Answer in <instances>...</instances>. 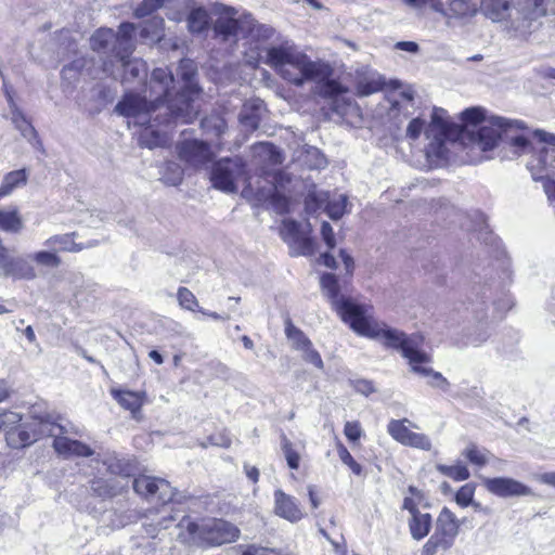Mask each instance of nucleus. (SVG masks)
I'll return each mask as SVG.
<instances>
[{
  "label": "nucleus",
  "mask_w": 555,
  "mask_h": 555,
  "mask_svg": "<svg viewBox=\"0 0 555 555\" xmlns=\"http://www.w3.org/2000/svg\"><path fill=\"white\" fill-rule=\"evenodd\" d=\"M177 76L183 86L172 96L176 90L173 74L167 68H155L150 80V96L147 100L140 94L129 93L116 105L115 111L132 119L138 126L145 127L140 134V145L149 149L160 146L165 142L164 135L154 127L169 124L171 120L183 124L191 122L198 114L195 106V96L199 89L193 82L195 65L191 60H181L177 68Z\"/></svg>",
  "instance_id": "1"
},
{
  "label": "nucleus",
  "mask_w": 555,
  "mask_h": 555,
  "mask_svg": "<svg viewBox=\"0 0 555 555\" xmlns=\"http://www.w3.org/2000/svg\"><path fill=\"white\" fill-rule=\"evenodd\" d=\"M267 63L273 67L280 76L296 85L305 81H323L320 86V94L332 99V109L340 116L347 114L352 102L343 95L347 89L335 80H328L331 68L328 65L311 61L306 54L293 47H272L267 52Z\"/></svg>",
  "instance_id": "2"
},
{
  "label": "nucleus",
  "mask_w": 555,
  "mask_h": 555,
  "mask_svg": "<svg viewBox=\"0 0 555 555\" xmlns=\"http://www.w3.org/2000/svg\"><path fill=\"white\" fill-rule=\"evenodd\" d=\"M480 11L491 22L501 24L509 38L526 39L541 26L547 9L545 0H481Z\"/></svg>",
  "instance_id": "3"
},
{
  "label": "nucleus",
  "mask_w": 555,
  "mask_h": 555,
  "mask_svg": "<svg viewBox=\"0 0 555 555\" xmlns=\"http://www.w3.org/2000/svg\"><path fill=\"white\" fill-rule=\"evenodd\" d=\"M462 119L466 125L476 126L482 122L476 132H473V141L482 151L492 150L499 140H506L515 149L517 155L529 153L533 150L529 137L525 133L516 134L524 124L519 120H511L499 116L486 118L481 107H470L462 113Z\"/></svg>",
  "instance_id": "4"
},
{
  "label": "nucleus",
  "mask_w": 555,
  "mask_h": 555,
  "mask_svg": "<svg viewBox=\"0 0 555 555\" xmlns=\"http://www.w3.org/2000/svg\"><path fill=\"white\" fill-rule=\"evenodd\" d=\"M320 283L335 311L357 334L369 337L377 333L376 328L380 323L373 318L372 306L360 305L350 298L339 296L340 287L333 273H324Z\"/></svg>",
  "instance_id": "5"
},
{
  "label": "nucleus",
  "mask_w": 555,
  "mask_h": 555,
  "mask_svg": "<svg viewBox=\"0 0 555 555\" xmlns=\"http://www.w3.org/2000/svg\"><path fill=\"white\" fill-rule=\"evenodd\" d=\"M377 333L370 335V338L380 339L387 347L395 348L401 351L403 358L408 359L411 370L424 377L431 374V367L428 364L431 362L429 354L421 350L423 337L421 335L408 336L403 332L387 326L380 323Z\"/></svg>",
  "instance_id": "6"
},
{
  "label": "nucleus",
  "mask_w": 555,
  "mask_h": 555,
  "mask_svg": "<svg viewBox=\"0 0 555 555\" xmlns=\"http://www.w3.org/2000/svg\"><path fill=\"white\" fill-rule=\"evenodd\" d=\"M444 109L435 108L431 114V121L425 130V134L429 140L426 147L427 155L439 159L447 158L448 142L455 141L460 134L459 127L450 124Z\"/></svg>",
  "instance_id": "7"
},
{
  "label": "nucleus",
  "mask_w": 555,
  "mask_h": 555,
  "mask_svg": "<svg viewBox=\"0 0 555 555\" xmlns=\"http://www.w3.org/2000/svg\"><path fill=\"white\" fill-rule=\"evenodd\" d=\"M188 531L193 540L201 544L216 546L233 542L238 537V529L222 519H207L202 524L189 522Z\"/></svg>",
  "instance_id": "8"
},
{
  "label": "nucleus",
  "mask_w": 555,
  "mask_h": 555,
  "mask_svg": "<svg viewBox=\"0 0 555 555\" xmlns=\"http://www.w3.org/2000/svg\"><path fill=\"white\" fill-rule=\"evenodd\" d=\"M243 163L240 158H222L216 162L210 171L214 188L225 193L236 191V179L243 173Z\"/></svg>",
  "instance_id": "9"
},
{
  "label": "nucleus",
  "mask_w": 555,
  "mask_h": 555,
  "mask_svg": "<svg viewBox=\"0 0 555 555\" xmlns=\"http://www.w3.org/2000/svg\"><path fill=\"white\" fill-rule=\"evenodd\" d=\"M132 487L139 495L163 504L173 501L176 495L170 483L162 478L142 475L133 479Z\"/></svg>",
  "instance_id": "10"
},
{
  "label": "nucleus",
  "mask_w": 555,
  "mask_h": 555,
  "mask_svg": "<svg viewBox=\"0 0 555 555\" xmlns=\"http://www.w3.org/2000/svg\"><path fill=\"white\" fill-rule=\"evenodd\" d=\"M179 158L194 168H202L214 159L208 143L201 140H184L176 146Z\"/></svg>",
  "instance_id": "11"
},
{
  "label": "nucleus",
  "mask_w": 555,
  "mask_h": 555,
  "mask_svg": "<svg viewBox=\"0 0 555 555\" xmlns=\"http://www.w3.org/2000/svg\"><path fill=\"white\" fill-rule=\"evenodd\" d=\"M485 488L501 498L531 495V489L518 480L507 477L482 478Z\"/></svg>",
  "instance_id": "12"
},
{
  "label": "nucleus",
  "mask_w": 555,
  "mask_h": 555,
  "mask_svg": "<svg viewBox=\"0 0 555 555\" xmlns=\"http://www.w3.org/2000/svg\"><path fill=\"white\" fill-rule=\"evenodd\" d=\"M30 423L34 434H37V440L43 437H53L56 439V436L67 434L79 435V431L74 426L67 427L62 425L59 423V417H54L50 414L36 416Z\"/></svg>",
  "instance_id": "13"
},
{
  "label": "nucleus",
  "mask_w": 555,
  "mask_h": 555,
  "mask_svg": "<svg viewBox=\"0 0 555 555\" xmlns=\"http://www.w3.org/2000/svg\"><path fill=\"white\" fill-rule=\"evenodd\" d=\"M52 447L55 453L64 459L89 457L94 454V451L88 444L70 439L66 435L56 436V439H53Z\"/></svg>",
  "instance_id": "14"
},
{
  "label": "nucleus",
  "mask_w": 555,
  "mask_h": 555,
  "mask_svg": "<svg viewBox=\"0 0 555 555\" xmlns=\"http://www.w3.org/2000/svg\"><path fill=\"white\" fill-rule=\"evenodd\" d=\"M385 81L375 70L361 67L356 70V88L360 96H367L383 89Z\"/></svg>",
  "instance_id": "15"
},
{
  "label": "nucleus",
  "mask_w": 555,
  "mask_h": 555,
  "mask_svg": "<svg viewBox=\"0 0 555 555\" xmlns=\"http://www.w3.org/2000/svg\"><path fill=\"white\" fill-rule=\"evenodd\" d=\"M245 197H254L255 201L259 204L270 202L279 212H284L287 208V199L278 194L276 190L273 185L261 186L256 191L254 190L251 184H248L244 188L242 192Z\"/></svg>",
  "instance_id": "16"
},
{
  "label": "nucleus",
  "mask_w": 555,
  "mask_h": 555,
  "mask_svg": "<svg viewBox=\"0 0 555 555\" xmlns=\"http://www.w3.org/2000/svg\"><path fill=\"white\" fill-rule=\"evenodd\" d=\"M70 72L86 74L92 78H98L100 73L112 76L114 75V64L112 60L103 61L102 66L95 68L93 59L78 57L63 68L64 75H68Z\"/></svg>",
  "instance_id": "17"
},
{
  "label": "nucleus",
  "mask_w": 555,
  "mask_h": 555,
  "mask_svg": "<svg viewBox=\"0 0 555 555\" xmlns=\"http://www.w3.org/2000/svg\"><path fill=\"white\" fill-rule=\"evenodd\" d=\"M459 530L460 522L457 518L448 507H443L437 518L435 534L447 542L449 546H452Z\"/></svg>",
  "instance_id": "18"
},
{
  "label": "nucleus",
  "mask_w": 555,
  "mask_h": 555,
  "mask_svg": "<svg viewBox=\"0 0 555 555\" xmlns=\"http://www.w3.org/2000/svg\"><path fill=\"white\" fill-rule=\"evenodd\" d=\"M272 29L264 25H260L250 14H244L237 17L236 38L267 39L271 37Z\"/></svg>",
  "instance_id": "19"
},
{
  "label": "nucleus",
  "mask_w": 555,
  "mask_h": 555,
  "mask_svg": "<svg viewBox=\"0 0 555 555\" xmlns=\"http://www.w3.org/2000/svg\"><path fill=\"white\" fill-rule=\"evenodd\" d=\"M275 513L282 518L292 522L300 520L304 516L295 498L286 494L282 490L274 492Z\"/></svg>",
  "instance_id": "20"
},
{
  "label": "nucleus",
  "mask_w": 555,
  "mask_h": 555,
  "mask_svg": "<svg viewBox=\"0 0 555 555\" xmlns=\"http://www.w3.org/2000/svg\"><path fill=\"white\" fill-rule=\"evenodd\" d=\"M235 15L236 11L233 8H223L214 24V31L216 36L221 37L222 40L236 38L237 17Z\"/></svg>",
  "instance_id": "21"
},
{
  "label": "nucleus",
  "mask_w": 555,
  "mask_h": 555,
  "mask_svg": "<svg viewBox=\"0 0 555 555\" xmlns=\"http://www.w3.org/2000/svg\"><path fill=\"white\" fill-rule=\"evenodd\" d=\"M5 440L9 447L22 449L37 441V434H34L31 423H24L15 428L8 429Z\"/></svg>",
  "instance_id": "22"
},
{
  "label": "nucleus",
  "mask_w": 555,
  "mask_h": 555,
  "mask_svg": "<svg viewBox=\"0 0 555 555\" xmlns=\"http://www.w3.org/2000/svg\"><path fill=\"white\" fill-rule=\"evenodd\" d=\"M130 53L117 51L115 57L124 68L122 80L130 81L146 76V63L141 59H128Z\"/></svg>",
  "instance_id": "23"
},
{
  "label": "nucleus",
  "mask_w": 555,
  "mask_h": 555,
  "mask_svg": "<svg viewBox=\"0 0 555 555\" xmlns=\"http://www.w3.org/2000/svg\"><path fill=\"white\" fill-rule=\"evenodd\" d=\"M128 486V481L121 483L116 478L103 479L98 478L92 480L91 482V491L101 498H112L115 496Z\"/></svg>",
  "instance_id": "24"
},
{
  "label": "nucleus",
  "mask_w": 555,
  "mask_h": 555,
  "mask_svg": "<svg viewBox=\"0 0 555 555\" xmlns=\"http://www.w3.org/2000/svg\"><path fill=\"white\" fill-rule=\"evenodd\" d=\"M114 399L126 410H129L133 416L140 412L143 404L144 393L134 392L130 390H112Z\"/></svg>",
  "instance_id": "25"
},
{
  "label": "nucleus",
  "mask_w": 555,
  "mask_h": 555,
  "mask_svg": "<svg viewBox=\"0 0 555 555\" xmlns=\"http://www.w3.org/2000/svg\"><path fill=\"white\" fill-rule=\"evenodd\" d=\"M24 228L23 219L17 207L0 209V230L8 233H20Z\"/></svg>",
  "instance_id": "26"
},
{
  "label": "nucleus",
  "mask_w": 555,
  "mask_h": 555,
  "mask_svg": "<svg viewBox=\"0 0 555 555\" xmlns=\"http://www.w3.org/2000/svg\"><path fill=\"white\" fill-rule=\"evenodd\" d=\"M433 519L428 513H416L411 516L409 520V528L411 535L414 540H422L425 538L431 528Z\"/></svg>",
  "instance_id": "27"
},
{
  "label": "nucleus",
  "mask_w": 555,
  "mask_h": 555,
  "mask_svg": "<svg viewBox=\"0 0 555 555\" xmlns=\"http://www.w3.org/2000/svg\"><path fill=\"white\" fill-rule=\"evenodd\" d=\"M140 37L146 41L156 42L163 37L164 20L152 16L140 25Z\"/></svg>",
  "instance_id": "28"
},
{
  "label": "nucleus",
  "mask_w": 555,
  "mask_h": 555,
  "mask_svg": "<svg viewBox=\"0 0 555 555\" xmlns=\"http://www.w3.org/2000/svg\"><path fill=\"white\" fill-rule=\"evenodd\" d=\"M135 30V26L132 23H122L119 26V30L117 35L115 34V43L114 47L115 53L117 51L131 53L133 50V43L131 41L132 35Z\"/></svg>",
  "instance_id": "29"
},
{
  "label": "nucleus",
  "mask_w": 555,
  "mask_h": 555,
  "mask_svg": "<svg viewBox=\"0 0 555 555\" xmlns=\"http://www.w3.org/2000/svg\"><path fill=\"white\" fill-rule=\"evenodd\" d=\"M27 182V173L25 169L13 170L8 172L2 180L0 185V196L4 197L12 193V191L20 185H24Z\"/></svg>",
  "instance_id": "30"
},
{
  "label": "nucleus",
  "mask_w": 555,
  "mask_h": 555,
  "mask_svg": "<svg viewBox=\"0 0 555 555\" xmlns=\"http://www.w3.org/2000/svg\"><path fill=\"white\" fill-rule=\"evenodd\" d=\"M75 233L70 234H61V235H54L49 237L44 241V246L49 248H54L55 246H59L57 250L62 251H70V253H77L85 248L81 244H77L74 242Z\"/></svg>",
  "instance_id": "31"
},
{
  "label": "nucleus",
  "mask_w": 555,
  "mask_h": 555,
  "mask_svg": "<svg viewBox=\"0 0 555 555\" xmlns=\"http://www.w3.org/2000/svg\"><path fill=\"white\" fill-rule=\"evenodd\" d=\"M11 121L25 139H27L28 141L37 139L36 129L18 106L13 107Z\"/></svg>",
  "instance_id": "32"
},
{
  "label": "nucleus",
  "mask_w": 555,
  "mask_h": 555,
  "mask_svg": "<svg viewBox=\"0 0 555 555\" xmlns=\"http://www.w3.org/2000/svg\"><path fill=\"white\" fill-rule=\"evenodd\" d=\"M284 227L293 234L294 243L298 246L301 255H312L314 253L313 240L302 236L298 233V223L295 221H285Z\"/></svg>",
  "instance_id": "33"
},
{
  "label": "nucleus",
  "mask_w": 555,
  "mask_h": 555,
  "mask_svg": "<svg viewBox=\"0 0 555 555\" xmlns=\"http://www.w3.org/2000/svg\"><path fill=\"white\" fill-rule=\"evenodd\" d=\"M114 42L115 34L108 28L96 30L90 39L91 49L98 53H105Z\"/></svg>",
  "instance_id": "34"
},
{
  "label": "nucleus",
  "mask_w": 555,
  "mask_h": 555,
  "mask_svg": "<svg viewBox=\"0 0 555 555\" xmlns=\"http://www.w3.org/2000/svg\"><path fill=\"white\" fill-rule=\"evenodd\" d=\"M188 28L192 33H202L209 25V14L204 8H194L186 17Z\"/></svg>",
  "instance_id": "35"
},
{
  "label": "nucleus",
  "mask_w": 555,
  "mask_h": 555,
  "mask_svg": "<svg viewBox=\"0 0 555 555\" xmlns=\"http://www.w3.org/2000/svg\"><path fill=\"white\" fill-rule=\"evenodd\" d=\"M405 423L411 424L406 418L403 420H391L387 426L388 434L398 442L405 446L413 431H411Z\"/></svg>",
  "instance_id": "36"
},
{
  "label": "nucleus",
  "mask_w": 555,
  "mask_h": 555,
  "mask_svg": "<svg viewBox=\"0 0 555 555\" xmlns=\"http://www.w3.org/2000/svg\"><path fill=\"white\" fill-rule=\"evenodd\" d=\"M285 334L292 344V347L298 351L309 347L311 340L305 335V333L292 324L291 321L286 322Z\"/></svg>",
  "instance_id": "37"
},
{
  "label": "nucleus",
  "mask_w": 555,
  "mask_h": 555,
  "mask_svg": "<svg viewBox=\"0 0 555 555\" xmlns=\"http://www.w3.org/2000/svg\"><path fill=\"white\" fill-rule=\"evenodd\" d=\"M107 472L112 475L129 477L133 472V466L126 460L117 456H108L104 460Z\"/></svg>",
  "instance_id": "38"
},
{
  "label": "nucleus",
  "mask_w": 555,
  "mask_h": 555,
  "mask_svg": "<svg viewBox=\"0 0 555 555\" xmlns=\"http://www.w3.org/2000/svg\"><path fill=\"white\" fill-rule=\"evenodd\" d=\"M476 12L469 0H449L446 16L448 17H466L472 16Z\"/></svg>",
  "instance_id": "39"
},
{
  "label": "nucleus",
  "mask_w": 555,
  "mask_h": 555,
  "mask_svg": "<svg viewBox=\"0 0 555 555\" xmlns=\"http://www.w3.org/2000/svg\"><path fill=\"white\" fill-rule=\"evenodd\" d=\"M201 127L205 133L220 137L225 131L227 122L219 115H210L202 119Z\"/></svg>",
  "instance_id": "40"
},
{
  "label": "nucleus",
  "mask_w": 555,
  "mask_h": 555,
  "mask_svg": "<svg viewBox=\"0 0 555 555\" xmlns=\"http://www.w3.org/2000/svg\"><path fill=\"white\" fill-rule=\"evenodd\" d=\"M183 178V169L175 162H167L162 170V180L169 185H178Z\"/></svg>",
  "instance_id": "41"
},
{
  "label": "nucleus",
  "mask_w": 555,
  "mask_h": 555,
  "mask_svg": "<svg viewBox=\"0 0 555 555\" xmlns=\"http://www.w3.org/2000/svg\"><path fill=\"white\" fill-rule=\"evenodd\" d=\"M30 258L42 267L57 268L61 264V258L56 255V251L40 250L30 255Z\"/></svg>",
  "instance_id": "42"
},
{
  "label": "nucleus",
  "mask_w": 555,
  "mask_h": 555,
  "mask_svg": "<svg viewBox=\"0 0 555 555\" xmlns=\"http://www.w3.org/2000/svg\"><path fill=\"white\" fill-rule=\"evenodd\" d=\"M348 198L346 195L340 194L337 198L330 201L326 205V211L331 219L338 220L346 212Z\"/></svg>",
  "instance_id": "43"
},
{
  "label": "nucleus",
  "mask_w": 555,
  "mask_h": 555,
  "mask_svg": "<svg viewBox=\"0 0 555 555\" xmlns=\"http://www.w3.org/2000/svg\"><path fill=\"white\" fill-rule=\"evenodd\" d=\"M178 301L181 308L190 311H198V301L194 294L186 287H179L177 293Z\"/></svg>",
  "instance_id": "44"
},
{
  "label": "nucleus",
  "mask_w": 555,
  "mask_h": 555,
  "mask_svg": "<svg viewBox=\"0 0 555 555\" xmlns=\"http://www.w3.org/2000/svg\"><path fill=\"white\" fill-rule=\"evenodd\" d=\"M281 448L289 468L297 469L299 467L300 455L293 449L292 442L286 438L285 435H282Z\"/></svg>",
  "instance_id": "45"
},
{
  "label": "nucleus",
  "mask_w": 555,
  "mask_h": 555,
  "mask_svg": "<svg viewBox=\"0 0 555 555\" xmlns=\"http://www.w3.org/2000/svg\"><path fill=\"white\" fill-rule=\"evenodd\" d=\"M337 452L340 461L347 465L353 474L361 475L362 466L354 461L350 452L341 442H337Z\"/></svg>",
  "instance_id": "46"
},
{
  "label": "nucleus",
  "mask_w": 555,
  "mask_h": 555,
  "mask_svg": "<svg viewBox=\"0 0 555 555\" xmlns=\"http://www.w3.org/2000/svg\"><path fill=\"white\" fill-rule=\"evenodd\" d=\"M450 547L447 542L434 533L424 544L421 555H435L439 550L447 551Z\"/></svg>",
  "instance_id": "47"
},
{
  "label": "nucleus",
  "mask_w": 555,
  "mask_h": 555,
  "mask_svg": "<svg viewBox=\"0 0 555 555\" xmlns=\"http://www.w3.org/2000/svg\"><path fill=\"white\" fill-rule=\"evenodd\" d=\"M475 486L466 483L462 486L455 494V501L459 505L466 507L473 502Z\"/></svg>",
  "instance_id": "48"
},
{
  "label": "nucleus",
  "mask_w": 555,
  "mask_h": 555,
  "mask_svg": "<svg viewBox=\"0 0 555 555\" xmlns=\"http://www.w3.org/2000/svg\"><path fill=\"white\" fill-rule=\"evenodd\" d=\"M464 454L470 463L478 466H485L488 462L486 452L479 450L475 444H469L465 449Z\"/></svg>",
  "instance_id": "49"
},
{
  "label": "nucleus",
  "mask_w": 555,
  "mask_h": 555,
  "mask_svg": "<svg viewBox=\"0 0 555 555\" xmlns=\"http://www.w3.org/2000/svg\"><path fill=\"white\" fill-rule=\"evenodd\" d=\"M22 416L16 412H4L0 414V428L8 431L10 428H15L21 425Z\"/></svg>",
  "instance_id": "50"
},
{
  "label": "nucleus",
  "mask_w": 555,
  "mask_h": 555,
  "mask_svg": "<svg viewBox=\"0 0 555 555\" xmlns=\"http://www.w3.org/2000/svg\"><path fill=\"white\" fill-rule=\"evenodd\" d=\"M302 359L313 364L317 369L323 370L324 363L320 356V353L313 348L312 343L309 345V347H306L304 350H301Z\"/></svg>",
  "instance_id": "51"
},
{
  "label": "nucleus",
  "mask_w": 555,
  "mask_h": 555,
  "mask_svg": "<svg viewBox=\"0 0 555 555\" xmlns=\"http://www.w3.org/2000/svg\"><path fill=\"white\" fill-rule=\"evenodd\" d=\"M405 446L429 451L431 449V441L424 434L413 433Z\"/></svg>",
  "instance_id": "52"
},
{
  "label": "nucleus",
  "mask_w": 555,
  "mask_h": 555,
  "mask_svg": "<svg viewBox=\"0 0 555 555\" xmlns=\"http://www.w3.org/2000/svg\"><path fill=\"white\" fill-rule=\"evenodd\" d=\"M93 96L96 98V100L100 102V104H106L108 102H112L114 99V94L112 90L104 85L98 83L93 90Z\"/></svg>",
  "instance_id": "53"
},
{
  "label": "nucleus",
  "mask_w": 555,
  "mask_h": 555,
  "mask_svg": "<svg viewBox=\"0 0 555 555\" xmlns=\"http://www.w3.org/2000/svg\"><path fill=\"white\" fill-rule=\"evenodd\" d=\"M428 377L430 378L428 384L431 387L438 388L444 392L449 391L450 383L441 373L431 370V374H429Z\"/></svg>",
  "instance_id": "54"
},
{
  "label": "nucleus",
  "mask_w": 555,
  "mask_h": 555,
  "mask_svg": "<svg viewBox=\"0 0 555 555\" xmlns=\"http://www.w3.org/2000/svg\"><path fill=\"white\" fill-rule=\"evenodd\" d=\"M344 434L348 440L354 442L362 436V428L359 422H347L344 427Z\"/></svg>",
  "instance_id": "55"
},
{
  "label": "nucleus",
  "mask_w": 555,
  "mask_h": 555,
  "mask_svg": "<svg viewBox=\"0 0 555 555\" xmlns=\"http://www.w3.org/2000/svg\"><path fill=\"white\" fill-rule=\"evenodd\" d=\"M425 121L420 117L412 119L406 128V137L411 140H416L423 132Z\"/></svg>",
  "instance_id": "56"
},
{
  "label": "nucleus",
  "mask_w": 555,
  "mask_h": 555,
  "mask_svg": "<svg viewBox=\"0 0 555 555\" xmlns=\"http://www.w3.org/2000/svg\"><path fill=\"white\" fill-rule=\"evenodd\" d=\"M321 235H322V238L325 242L326 246L330 249H333L336 245V241H335L333 228L327 221L322 222Z\"/></svg>",
  "instance_id": "57"
},
{
  "label": "nucleus",
  "mask_w": 555,
  "mask_h": 555,
  "mask_svg": "<svg viewBox=\"0 0 555 555\" xmlns=\"http://www.w3.org/2000/svg\"><path fill=\"white\" fill-rule=\"evenodd\" d=\"M353 388L357 392L362 393L364 396H369L375 391V388L372 382L366 379H358L353 382Z\"/></svg>",
  "instance_id": "58"
},
{
  "label": "nucleus",
  "mask_w": 555,
  "mask_h": 555,
  "mask_svg": "<svg viewBox=\"0 0 555 555\" xmlns=\"http://www.w3.org/2000/svg\"><path fill=\"white\" fill-rule=\"evenodd\" d=\"M449 477L456 481L466 480L469 478V472L464 465H454L452 466Z\"/></svg>",
  "instance_id": "59"
},
{
  "label": "nucleus",
  "mask_w": 555,
  "mask_h": 555,
  "mask_svg": "<svg viewBox=\"0 0 555 555\" xmlns=\"http://www.w3.org/2000/svg\"><path fill=\"white\" fill-rule=\"evenodd\" d=\"M531 134L532 137L537 138L539 142L555 147V134L545 132L543 130H535Z\"/></svg>",
  "instance_id": "60"
},
{
  "label": "nucleus",
  "mask_w": 555,
  "mask_h": 555,
  "mask_svg": "<svg viewBox=\"0 0 555 555\" xmlns=\"http://www.w3.org/2000/svg\"><path fill=\"white\" fill-rule=\"evenodd\" d=\"M247 106L245 105V109L244 112L241 113V121L246 126V127H249L250 129H257L258 126H259V117L257 116V114H253V115H247L246 114V111H247Z\"/></svg>",
  "instance_id": "61"
},
{
  "label": "nucleus",
  "mask_w": 555,
  "mask_h": 555,
  "mask_svg": "<svg viewBox=\"0 0 555 555\" xmlns=\"http://www.w3.org/2000/svg\"><path fill=\"white\" fill-rule=\"evenodd\" d=\"M242 555H279L275 551L264 548V547H257L255 545L247 547Z\"/></svg>",
  "instance_id": "62"
},
{
  "label": "nucleus",
  "mask_w": 555,
  "mask_h": 555,
  "mask_svg": "<svg viewBox=\"0 0 555 555\" xmlns=\"http://www.w3.org/2000/svg\"><path fill=\"white\" fill-rule=\"evenodd\" d=\"M396 48L411 53H416L418 51V44L413 41H400L396 44Z\"/></svg>",
  "instance_id": "63"
},
{
  "label": "nucleus",
  "mask_w": 555,
  "mask_h": 555,
  "mask_svg": "<svg viewBox=\"0 0 555 555\" xmlns=\"http://www.w3.org/2000/svg\"><path fill=\"white\" fill-rule=\"evenodd\" d=\"M537 479L544 485L555 488V472H547L539 475Z\"/></svg>",
  "instance_id": "64"
}]
</instances>
